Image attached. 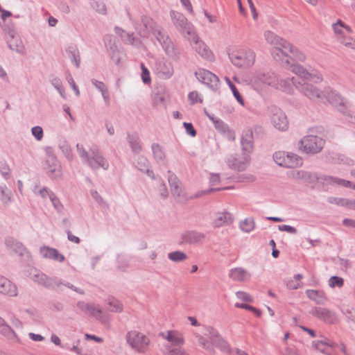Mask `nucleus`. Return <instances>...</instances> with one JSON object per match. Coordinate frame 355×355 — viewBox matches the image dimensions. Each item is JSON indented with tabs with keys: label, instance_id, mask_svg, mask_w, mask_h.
Returning <instances> with one entry per match:
<instances>
[{
	"label": "nucleus",
	"instance_id": "32",
	"mask_svg": "<svg viewBox=\"0 0 355 355\" xmlns=\"http://www.w3.org/2000/svg\"><path fill=\"white\" fill-rule=\"evenodd\" d=\"M114 33L116 36L120 38L121 42H123L125 44H134L136 42V37L134 35V33H127L125 31L116 26L114 28Z\"/></svg>",
	"mask_w": 355,
	"mask_h": 355
},
{
	"label": "nucleus",
	"instance_id": "63",
	"mask_svg": "<svg viewBox=\"0 0 355 355\" xmlns=\"http://www.w3.org/2000/svg\"><path fill=\"white\" fill-rule=\"evenodd\" d=\"M236 297L244 302H252L253 299L251 295L243 291H238L236 293Z\"/></svg>",
	"mask_w": 355,
	"mask_h": 355
},
{
	"label": "nucleus",
	"instance_id": "33",
	"mask_svg": "<svg viewBox=\"0 0 355 355\" xmlns=\"http://www.w3.org/2000/svg\"><path fill=\"white\" fill-rule=\"evenodd\" d=\"M241 148L245 154L249 155L252 151V134L251 132L248 131L245 132L241 137Z\"/></svg>",
	"mask_w": 355,
	"mask_h": 355
},
{
	"label": "nucleus",
	"instance_id": "24",
	"mask_svg": "<svg viewBox=\"0 0 355 355\" xmlns=\"http://www.w3.org/2000/svg\"><path fill=\"white\" fill-rule=\"evenodd\" d=\"M168 181L171 187V191L175 198H180L184 196V192L180 180L174 173L168 171Z\"/></svg>",
	"mask_w": 355,
	"mask_h": 355
},
{
	"label": "nucleus",
	"instance_id": "54",
	"mask_svg": "<svg viewBox=\"0 0 355 355\" xmlns=\"http://www.w3.org/2000/svg\"><path fill=\"white\" fill-rule=\"evenodd\" d=\"M328 284L331 288H340L344 284V279L338 276H332L329 279Z\"/></svg>",
	"mask_w": 355,
	"mask_h": 355
},
{
	"label": "nucleus",
	"instance_id": "1",
	"mask_svg": "<svg viewBox=\"0 0 355 355\" xmlns=\"http://www.w3.org/2000/svg\"><path fill=\"white\" fill-rule=\"evenodd\" d=\"M275 60L280 62L284 67L291 68L293 73L305 80H311L313 74L308 71L303 66L295 64V62H304L305 55L299 51L296 46H275L271 50Z\"/></svg>",
	"mask_w": 355,
	"mask_h": 355
},
{
	"label": "nucleus",
	"instance_id": "3",
	"mask_svg": "<svg viewBox=\"0 0 355 355\" xmlns=\"http://www.w3.org/2000/svg\"><path fill=\"white\" fill-rule=\"evenodd\" d=\"M76 149L83 163L92 170L102 168L106 171L109 168V162L97 146H93L87 151L82 144H77Z\"/></svg>",
	"mask_w": 355,
	"mask_h": 355
},
{
	"label": "nucleus",
	"instance_id": "50",
	"mask_svg": "<svg viewBox=\"0 0 355 355\" xmlns=\"http://www.w3.org/2000/svg\"><path fill=\"white\" fill-rule=\"evenodd\" d=\"M168 257L170 260L174 262H180L184 261L187 256V254L181 251H174L168 254Z\"/></svg>",
	"mask_w": 355,
	"mask_h": 355
},
{
	"label": "nucleus",
	"instance_id": "6",
	"mask_svg": "<svg viewBox=\"0 0 355 355\" xmlns=\"http://www.w3.org/2000/svg\"><path fill=\"white\" fill-rule=\"evenodd\" d=\"M324 140L316 135H306L298 143L300 151L308 155H315L321 152L324 145Z\"/></svg>",
	"mask_w": 355,
	"mask_h": 355
},
{
	"label": "nucleus",
	"instance_id": "4",
	"mask_svg": "<svg viewBox=\"0 0 355 355\" xmlns=\"http://www.w3.org/2000/svg\"><path fill=\"white\" fill-rule=\"evenodd\" d=\"M170 15L172 18L173 23L178 31L181 33L189 42L198 44L199 41L198 35H197L193 25L188 21L184 15L176 11H171Z\"/></svg>",
	"mask_w": 355,
	"mask_h": 355
},
{
	"label": "nucleus",
	"instance_id": "11",
	"mask_svg": "<svg viewBox=\"0 0 355 355\" xmlns=\"http://www.w3.org/2000/svg\"><path fill=\"white\" fill-rule=\"evenodd\" d=\"M274 73H258L251 80L253 88L259 93L266 91L268 86L272 87L275 82Z\"/></svg>",
	"mask_w": 355,
	"mask_h": 355
},
{
	"label": "nucleus",
	"instance_id": "62",
	"mask_svg": "<svg viewBox=\"0 0 355 355\" xmlns=\"http://www.w3.org/2000/svg\"><path fill=\"white\" fill-rule=\"evenodd\" d=\"M189 100L191 104H195L197 103H202V99L200 97L198 92L193 91L189 94Z\"/></svg>",
	"mask_w": 355,
	"mask_h": 355
},
{
	"label": "nucleus",
	"instance_id": "27",
	"mask_svg": "<svg viewBox=\"0 0 355 355\" xmlns=\"http://www.w3.org/2000/svg\"><path fill=\"white\" fill-rule=\"evenodd\" d=\"M40 252L42 257L45 259H53L59 262H62L64 260V257L53 248L49 246H42L40 249Z\"/></svg>",
	"mask_w": 355,
	"mask_h": 355
},
{
	"label": "nucleus",
	"instance_id": "2",
	"mask_svg": "<svg viewBox=\"0 0 355 355\" xmlns=\"http://www.w3.org/2000/svg\"><path fill=\"white\" fill-rule=\"evenodd\" d=\"M159 336L168 342L163 345V355H191L187 349L182 347L185 343V339L181 332L168 330L159 333Z\"/></svg>",
	"mask_w": 355,
	"mask_h": 355
},
{
	"label": "nucleus",
	"instance_id": "57",
	"mask_svg": "<svg viewBox=\"0 0 355 355\" xmlns=\"http://www.w3.org/2000/svg\"><path fill=\"white\" fill-rule=\"evenodd\" d=\"M160 73L164 78H169L173 73V69L170 63L164 64Z\"/></svg>",
	"mask_w": 355,
	"mask_h": 355
},
{
	"label": "nucleus",
	"instance_id": "64",
	"mask_svg": "<svg viewBox=\"0 0 355 355\" xmlns=\"http://www.w3.org/2000/svg\"><path fill=\"white\" fill-rule=\"evenodd\" d=\"M346 318L355 323V310L354 309H347L343 311Z\"/></svg>",
	"mask_w": 355,
	"mask_h": 355
},
{
	"label": "nucleus",
	"instance_id": "7",
	"mask_svg": "<svg viewBox=\"0 0 355 355\" xmlns=\"http://www.w3.org/2000/svg\"><path fill=\"white\" fill-rule=\"evenodd\" d=\"M228 55L233 64L239 67H251L255 61L254 53L247 47L228 53Z\"/></svg>",
	"mask_w": 355,
	"mask_h": 355
},
{
	"label": "nucleus",
	"instance_id": "34",
	"mask_svg": "<svg viewBox=\"0 0 355 355\" xmlns=\"http://www.w3.org/2000/svg\"><path fill=\"white\" fill-rule=\"evenodd\" d=\"M0 200L4 206H8L12 202V193L4 184L0 185Z\"/></svg>",
	"mask_w": 355,
	"mask_h": 355
},
{
	"label": "nucleus",
	"instance_id": "13",
	"mask_svg": "<svg viewBox=\"0 0 355 355\" xmlns=\"http://www.w3.org/2000/svg\"><path fill=\"white\" fill-rule=\"evenodd\" d=\"M196 78L202 83L206 85L212 90H216L219 87V78L211 71L200 69L195 73Z\"/></svg>",
	"mask_w": 355,
	"mask_h": 355
},
{
	"label": "nucleus",
	"instance_id": "53",
	"mask_svg": "<svg viewBox=\"0 0 355 355\" xmlns=\"http://www.w3.org/2000/svg\"><path fill=\"white\" fill-rule=\"evenodd\" d=\"M196 337L199 343V345L202 347H203L205 349H206L209 352L214 351V349H213L211 343L207 338H205V337H203L202 336H201L200 334H196Z\"/></svg>",
	"mask_w": 355,
	"mask_h": 355
},
{
	"label": "nucleus",
	"instance_id": "46",
	"mask_svg": "<svg viewBox=\"0 0 355 355\" xmlns=\"http://www.w3.org/2000/svg\"><path fill=\"white\" fill-rule=\"evenodd\" d=\"M214 124L216 129L219 132L224 133L227 132L229 134L230 139L232 140L234 139V133L229 130L228 125L222 120L218 119L216 121H214Z\"/></svg>",
	"mask_w": 355,
	"mask_h": 355
},
{
	"label": "nucleus",
	"instance_id": "52",
	"mask_svg": "<svg viewBox=\"0 0 355 355\" xmlns=\"http://www.w3.org/2000/svg\"><path fill=\"white\" fill-rule=\"evenodd\" d=\"M205 331V334L209 338L211 343L216 342V340H218L220 337V335L219 334L218 331L211 326L206 327Z\"/></svg>",
	"mask_w": 355,
	"mask_h": 355
},
{
	"label": "nucleus",
	"instance_id": "47",
	"mask_svg": "<svg viewBox=\"0 0 355 355\" xmlns=\"http://www.w3.org/2000/svg\"><path fill=\"white\" fill-rule=\"evenodd\" d=\"M225 80L228 85L229 87L230 88L231 91L232 92V94L236 101L239 102V104L241 105H244V101L243 99L242 96L240 94L239 92L235 87V85L232 83L230 79L228 77H225Z\"/></svg>",
	"mask_w": 355,
	"mask_h": 355
},
{
	"label": "nucleus",
	"instance_id": "8",
	"mask_svg": "<svg viewBox=\"0 0 355 355\" xmlns=\"http://www.w3.org/2000/svg\"><path fill=\"white\" fill-rule=\"evenodd\" d=\"M126 340L132 349L139 353L146 352L150 343V338L147 336L137 331L128 332Z\"/></svg>",
	"mask_w": 355,
	"mask_h": 355
},
{
	"label": "nucleus",
	"instance_id": "43",
	"mask_svg": "<svg viewBox=\"0 0 355 355\" xmlns=\"http://www.w3.org/2000/svg\"><path fill=\"white\" fill-rule=\"evenodd\" d=\"M264 37L266 42L270 44H284V40L272 31H266Z\"/></svg>",
	"mask_w": 355,
	"mask_h": 355
},
{
	"label": "nucleus",
	"instance_id": "28",
	"mask_svg": "<svg viewBox=\"0 0 355 355\" xmlns=\"http://www.w3.org/2000/svg\"><path fill=\"white\" fill-rule=\"evenodd\" d=\"M229 277L234 281L243 282L250 279L251 274L245 269L237 267L230 270Z\"/></svg>",
	"mask_w": 355,
	"mask_h": 355
},
{
	"label": "nucleus",
	"instance_id": "26",
	"mask_svg": "<svg viewBox=\"0 0 355 355\" xmlns=\"http://www.w3.org/2000/svg\"><path fill=\"white\" fill-rule=\"evenodd\" d=\"M234 218L228 211L217 212L212 220V225L214 227L227 226L232 223Z\"/></svg>",
	"mask_w": 355,
	"mask_h": 355
},
{
	"label": "nucleus",
	"instance_id": "25",
	"mask_svg": "<svg viewBox=\"0 0 355 355\" xmlns=\"http://www.w3.org/2000/svg\"><path fill=\"white\" fill-rule=\"evenodd\" d=\"M180 238L182 243L197 244L205 239V235L197 231H184L181 234Z\"/></svg>",
	"mask_w": 355,
	"mask_h": 355
},
{
	"label": "nucleus",
	"instance_id": "20",
	"mask_svg": "<svg viewBox=\"0 0 355 355\" xmlns=\"http://www.w3.org/2000/svg\"><path fill=\"white\" fill-rule=\"evenodd\" d=\"M5 245L8 251L15 253L19 257L25 256L30 257V254L24 245L12 237H8L5 239Z\"/></svg>",
	"mask_w": 355,
	"mask_h": 355
},
{
	"label": "nucleus",
	"instance_id": "51",
	"mask_svg": "<svg viewBox=\"0 0 355 355\" xmlns=\"http://www.w3.org/2000/svg\"><path fill=\"white\" fill-rule=\"evenodd\" d=\"M333 28H334V33L336 35H343L345 33V31H346L347 33L350 32L349 27L345 26L344 25V24L340 20H339L338 21V23L333 24Z\"/></svg>",
	"mask_w": 355,
	"mask_h": 355
},
{
	"label": "nucleus",
	"instance_id": "49",
	"mask_svg": "<svg viewBox=\"0 0 355 355\" xmlns=\"http://www.w3.org/2000/svg\"><path fill=\"white\" fill-rule=\"evenodd\" d=\"M33 191L35 195L41 196V198L43 199H46V198H50L51 194H54L52 191L45 187L41 189H38V187L35 186Z\"/></svg>",
	"mask_w": 355,
	"mask_h": 355
},
{
	"label": "nucleus",
	"instance_id": "55",
	"mask_svg": "<svg viewBox=\"0 0 355 355\" xmlns=\"http://www.w3.org/2000/svg\"><path fill=\"white\" fill-rule=\"evenodd\" d=\"M128 141L134 153H138L141 151V147L137 137H129Z\"/></svg>",
	"mask_w": 355,
	"mask_h": 355
},
{
	"label": "nucleus",
	"instance_id": "35",
	"mask_svg": "<svg viewBox=\"0 0 355 355\" xmlns=\"http://www.w3.org/2000/svg\"><path fill=\"white\" fill-rule=\"evenodd\" d=\"M195 51L203 59L213 61L214 55L208 46H196Z\"/></svg>",
	"mask_w": 355,
	"mask_h": 355
},
{
	"label": "nucleus",
	"instance_id": "29",
	"mask_svg": "<svg viewBox=\"0 0 355 355\" xmlns=\"http://www.w3.org/2000/svg\"><path fill=\"white\" fill-rule=\"evenodd\" d=\"M305 293L307 297L317 304L324 305L327 301L326 293L322 290L307 289Z\"/></svg>",
	"mask_w": 355,
	"mask_h": 355
},
{
	"label": "nucleus",
	"instance_id": "45",
	"mask_svg": "<svg viewBox=\"0 0 355 355\" xmlns=\"http://www.w3.org/2000/svg\"><path fill=\"white\" fill-rule=\"evenodd\" d=\"M107 304L109 306V311L115 313H121L123 311V304L116 299L110 297L107 299Z\"/></svg>",
	"mask_w": 355,
	"mask_h": 355
},
{
	"label": "nucleus",
	"instance_id": "23",
	"mask_svg": "<svg viewBox=\"0 0 355 355\" xmlns=\"http://www.w3.org/2000/svg\"><path fill=\"white\" fill-rule=\"evenodd\" d=\"M327 99L329 103L336 107L340 112L347 115L349 112H347L348 105L347 101L338 93L331 92L327 96Z\"/></svg>",
	"mask_w": 355,
	"mask_h": 355
},
{
	"label": "nucleus",
	"instance_id": "42",
	"mask_svg": "<svg viewBox=\"0 0 355 355\" xmlns=\"http://www.w3.org/2000/svg\"><path fill=\"white\" fill-rule=\"evenodd\" d=\"M50 82H51V84L53 86V87L60 94V95L63 98H66L65 90L63 87L62 80L55 76H51L50 77Z\"/></svg>",
	"mask_w": 355,
	"mask_h": 355
},
{
	"label": "nucleus",
	"instance_id": "44",
	"mask_svg": "<svg viewBox=\"0 0 355 355\" xmlns=\"http://www.w3.org/2000/svg\"><path fill=\"white\" fill-rule=\"evenodd\" d=\"M92 8L96 10L98 13L102 15H107V6L105 2L102 0H92L91 1Z\"/></svg>",
	"mask_w": 355,
	"mask_h": 355
},
{
	"label": "nucleus",
	"instance_id": "22",
	"mask_svg": "<svg viewBox=\"0 0 355 355\" xmlns=\"http://www.w3.org/2000/svg\"><path fill=\"white\" fill-rule=\"evenodd\" d=\"M310 313L320 320H324L325 322L334 324L337 322L336 314L331 311L322 307H314L310 311Z\"/></svg>",
	"mask_w": 355,
	"mask_h": 355
},
{
	"label": "nucleus",
	"instance_id": "17",
	"mask_svg": "<svg viewBox=\"0 0 355 355\" xmlns=\"http://www.w3.org/2000/svg\"><path fill=\"white\" fill-rule=\"evenodd\" d=\"M44 168L52 178L57 179L62 175L61 165L53 154L47 155L44 161Z\"/></svg>",
	"mask_w": 355,
	"mask_h": 355
},
{
	"label": "nucleus",
	"instance_id": "58",
	"mask_svg": "<svg viewBox=\"0 0 355 355\" xmlns=\"http://www.w3.org/2000/svg\"><path fill=\"white\" fill-rule=\"evenodd\" d=\"M60 148L69 160H71L73 159L71 149L67 142H63L60 144Z\"/></svg>",
	"mask_w": 355,
	"mask_h": 355
},
{
	"label": "nucleus",
	"instance_id": "21",
	"mask_svg": "<svg viewBox=\"0 0 355 355\" xmlns=\"http://www.w3.org/2000/svg\"><path fill=\"white\" fill-rule=\"evenodd\" d=\"M0 293L10 297L18 295V288L16 284L1 275H0Z\"/></svg>",
	"mask_w": 355,
	"mask_h": 355
},
{
	"label": "nucleus",
	"instance_id": "31",
	"mask_svg": "<svg viewBox=\"0 0 355 355\" xmlns=\"http://www.w3.org/2000/svg\"><path fill=\"white\" fill-rule=\"evenodd\" d=\"M0 334L12 342L19 341L15 332L2 318H0Z\"/></svg>",
	"mask_w": 355,
	"mask_h": 355
},
{
	"label": "nucleus",
	"instance_id": "16",
	"mask_svg": "<svg viewBox=\"0 0 355 355\" xmlns=\"http://www.w3.org/2000/svg\"><path fill=\"white\" fill-rule=\"evenodd\" d=\"M274 78L275 80V85L272 87L279 89L283 92L288 94H291L294 92L293 87L296 88V85H298V81L295 78H284L279 75L274 73Z\"/></svg>",
	"mask_w": 355,
	"mask_h": 355
},
{
	"label": "nucleus",
	"instance_id": "41",
	"mask_svg": "<svg viewBox=\"0 0 355 355\" xmlns=\"http://www.w3.org/2000/svg\"><path fill=\"white\" fill-rule=\"evenodd\" d=\"M154 158L157 162H162L166 159L165 152L158 144H153L151 146Z\"/></svg>",
	"mask_w": 355,
	"mask_h": 355
},
{
	"label": "nucleus",
	"instance_id": "5",
	"mask_svg": "<svg viewBox=\"0 0 355 355\" xmlns=\"http://www.w3.org/2000/svg\"><path fill=\"white\" fill-rule=\"evenodd\" d=\"M29 276L33 281L47 288H53L54 286L60 288V286L63 284L66 287L76 291V293H78L81 295L84 294V291L83 290L76 288L71 284L69 282L63 284L62 279L58 277H49L44 273L37 271L35 268L31 269L29 273Z\"/></svg>",
	"mask_w": 355,
	"mask_h": 355
},
{
	"label": "nucleus",
	"instance_id": "36",
	"mask_svg": "<svg viewBox=\"0 0 355 355\" xmlns=\"http://www.w3.org/2000/svg\"><path fill=\"white\" fill-rule=\"evenodd\" d=\"M68 57L73 62L76 68L80 67V53L76 46H69L66 50Z\"/></svg>",
	"mask_w": 355,
	"mask_h": 355
},
{
	"label": "nucleus",
	"instance_id": "12",
	"mask_svg": "<svg viewBox=\"0 0 355 355\" xmlns=\"http://www.w3.org/2000/svg\"><path fill=\"white\" fill-rule=\"evenodd\" d=\"M296 89L312 101H322L325 97L322 91L310 83L298 81V85H296Z\"/></svg>",
	"mask_w": 355,
	"mask_h": 355
},
{
	"label": "nucleus",
	"instance_id": "38",
	"mask_svg": "<svg viewBox=\"0 0 355 355\" xmlns=\"http://www.w3.org/2000/svg\"><path fill=\"white\" fill-rule=\"evenodd\" d=\"M303 278L302 274H296L293 278L285 281L286 286L288 289L296 290L302 287L301 279Z\"/></svg>",
	"mask_w": 355,
	"mask_h": 355
},
{
	"label": "nucleus",
	"instance_id": "56",
	"mask_svg": "<svg viewBox=\"0 0 355 355\" xmlns=\"http://www.w3.org/2000/svg\"><path fill=\"white\" fill-rule=\"evenodd\" d=\"M0 173L6 180L10 178L11 170L8 164L6 162H0Z\"/></svg>",
	"mask_w": 355,
	"mask_h": 355
},
{
	"label": "nucleus",
	"instance_id": "60",
	"mask_svg": "<svg viewBox=\"0 0 355 355\" xmlns=\"http://www.w3.org/2000/svg\"><path fill=\"white\" fill-rule=\"evenodd\" d=\"M51 202H52L54 208L58 211L61 212L63 209V205L60 201V199L56 196V195L51 194V198H49Z\"/></svg>",
	"mask_w": 355,
	"mask_h": 355
},
{
	"label": "nucleus",
	"instance_id": "61",
	"mask_svg": "<svg viewBox=\"0 0 355 355\" xmlns=\"http://www.w3.org/2000/svg\"><path fill=\"white\" fill-rule=\"evenodd\" d=\"M328 202L331 204H335L341 207H346L347 198L331 197L329 198Z\"/></svg>",
	"mask_w": 355,
	"mask_h": 355
},
{
	"label": "nucleus",
	"instance_id": "37",
	"mask_svg": "<svg viewBox=\"0 0 355 355\" xmlns=\"http://www.w3.org/2000/svg\"><path fill=\"white\" fill-rule=\"evenodd\" d=\"M153 35L156 37L157 42L160 44H169L171 43V41L166 32L159 26L153 33Z\"/></svg>",
	"mask_w": 355,
	"mask_h": 355
},
{
	"label": "nucleus",
	"instance_id": "39",
	"mask_svg": "<svg viewBox=\"0 0 355 355\" xmlns=\"http://www.w3.org/2000/svg\"><path fill=\"white\" fill-rule=\"evenodd\" d=\"M324 182L331 185H340L344 187H351L352 182L349 180L338 178L333 176H324Z\"/></svg>",
	"mask_w": 355,
	"mask_h": 355
},
{
	"label": "nucleus",
	"instance_id": "14",
	"mask_svg": "<svg viewBox=\"0 0 355 355\" xmlns=\"http://www.w3.org/2000/svg\"><path fill=\"white\" fill-rule=\"evenodd\" d=\"M76 306L83 313L94 317L101 322H105V319L103 315L102 309L98 305L94 303H87L84 301H79L77 302Z\"/></svg>",
	"mask_w": 355,
	"mask_h": 355
},
{
	"label": "nucleus",
	"instance_id": "9",
	"mask_svg": "<svg viewBox=\"0 0 355 355\" xmlns=\"http://www.w3.org/2000/svg\"><path fill=\"white\" fill-rule=\"evenodd\" d=\"M273 159L277 164L284 168H297L302 165V159L293 153L275 152Z\"/></svg>",
	"mask_w": 355,
	"mask_h": 355
},
{
	"label": "nucleus",
	"instance_id": "30",
	"mask_svg": "<svg viewBox=\"0 0 355 355\" xmlns=\"http://www.w3.org/2000/svg\"><path fill=\"white\" fill-rule=\"evenodd\" d=\"M110 59L116 65H119L121 60L125 58V53L119 46H110L107 50Z\"/></svg>",
	"mask_w": 355,
	"mask_h": 355
},
{
	"label": "nucleus",
	"instance_id": "15",
	"mask_svg": "<svg viewBox=\"0 0 355 355\" xmlns=\"http://www.w3.org/2000/svg\"><path fill=\"white\" fill-rule=\"evenodd\" d=\"M270 120L274 127L279 130H286L288 127V122L284 112L277 107H270Z\"/></svg>",
	"mask_w": 355,
	"mask_h": 355
},
{
	"label": "nucleus",
	"instance_id": "40",
	"mask_svg": "<svg viewBox=\"0 0 355 355\" xmlns=\"http://www.w3.org/2000/svg\"><path fill=\"white\" fill-rule=\"evenodd\" d=\"M137 167L141 172L146 173L152 179H155L154 173L148 168V161L144 157H139L137 163Z\"/></svg>",
	"mask_w": 355,
	"mask_h": 355
},
{
	"label": "nucleus",
	"instance_id": "10",
	"mask_svg": "<svg viewBox=\"0 0 355 355\" xmlns=\"http://www.w3.org/2000/svg\"><path fill=\"white\" fill-rule=\"evenodd\" d=\"M128 16L130 20L132 21L135 30L141 37H148L150 33L153 34L155 29L158 26L156 22L154 21V20L148 16H141V23L134 21L129 12H128Z\"/></svg>",
	"mask_w": 355,
	"mask_h": 355
},
{
	"label": "nucleus",
	"instance_id": "18",
	"mask_svg": "<svg viewBox=\"0 0 355 355\" xmlns=\"http://www.w3.org/2000/svg\"><path fill=\"white\" fill-rule=\"evenodd\" d=\"M291 175L293 178L298 180H302L308 183L314 184L318 182L326 184L324 182L323 176H319L318 173L306 171L304 170L293 171L291 173Z\"/></svg>",
	"mask_w": 355,
	"mask_h": 355
},
{
	"label": "nucleus",
	"instance_id": "48",
	"mask_svg": "<svg viewBox=\"0 0 355 355\" xmlns=\"http://www.w3.org/2000/svg\"><path fill=\"white\" fill-rule=\"evenodd\" d=\"M239 227L242 231L250 232L254 229V221L252 218H245L240 223Z\"/></svg>",
	"mask_w": 355,
	"mask_h": 355
},
{
	"label": "nucleus",
	"instance_id": "59",
	"mask_svg": "<svg viewBox=\"0 0 355 355\" xmlns=\"http://www.w3.org/2000/svg\"><path fill=\"white\" fill-rule=\"evenodd\" d=\"M31 133L37 141H41L44 137L43 129L39 125L33 127L31 128Z\"/></svg>",
	"mask_w": 355,
	"mask_h": 355
},
{
	"label": "nucleus",
	"instance_id": "19",
	"mask_svg": "<svg viewBox=\"0 0 355 355\" xmlns=\"http://www.w3.org/2000/svg\"><path fill=\"white\" fill-rule=\"evenodd\" d=\"M249 163L250 157L245 153L243 155H231L227 160V164L230 168L239 171L245 170Z\"/></svg>",
	"mask_w": 355,
	"mask_h": 355
}]
</instances>
